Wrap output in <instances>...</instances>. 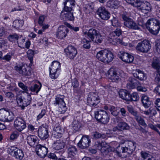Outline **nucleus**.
Instances as JSON below:
<instances>
[{
  "label": "nucleus",
  "instance_id": "nucleus-1",
  "mask_svg": "<svg viewBox=\"0 0 160 160\" xmlns=\"http://www.w3.org/2000/svg\"><path fill=\"white\" fill-rule=\"evenodd\" d=\"M146 26L150 33L157 35L160 30V21L156 18H151L147 21Z\"/></svg>",
  "mask_w": 160,
  "mask_h": 160
},
{
  "label": "nucleus",
  "instance_id": "nucleus-2",
  "mask_svg": "<svg viewBox=\"0 0 160 160\" xmlns=\"http://www.w3.org/2000/svg\"><path fill=\"white\" fill-rule=\"evenodd\" d=\"M114 55L111 52L107 49L101 50L97 52L96 57L99 61L109 63L113 59Z\"/></svg>",
  "mask_w": 160,
  "mask_h": 160
},
{
  "label": "nucleus",
  "instance_id": "nucleus-3",
  "mask_svg": "<svg viewBox=\"0 0 160 160\" xmlns=\"http://www.w3.org/2000/svg\"><path fill=\"white\" fill-rule=\"evenodd\" d=\"M128 145V147H122L119 146L117 147L115 151L119 157L123 158L124 157L122 153H126L127 152L128 153H132L135 150L136 147V144L135 142L133 141H129L126 142Z\"/></svg>",
  "mask_w": 160,
  "mask_h": 160
},
{
  "label": "nucleus",
  "instance_id": "nucleus-4",
  "mask_svg": "<svg viewBox=\"0 0 160 160\" xmlns=\"http://www.w3.org/2000/svg\"><path fill=\"white\" fill-rule=\"evenodd\" d=\"M94 115L97 120L102 124H106L109 121L110 118L108 114L103 110L96 111Z\"/></svg>",
  "mask_w": 160,
  "mask_h": 160
},
{
  "label": "nucleus",
  "instance_id": "nucleus-5",
  "mask_svg": "<svg viewBox=\"0 0 160 160\" xmlns=\"http://www.w3.org/2000/svg\"><path fill=\"white\" fill-rule=\"evenodd\" d=\"M122 33V31L120 28H116L114 31L109 34L108 38L109 41L113 44L120 43L122 42V40L118 37L121 35Z\"/></svg>",
  "mask_w": 160,
  "mask_h": 160
},
{
  "label": "nucleus",
  "instance_id": "nucleus-6",
  "mask_svg": "<svg viewBox=\"0 0 160 160\" xmlns=\"http://www.w3.org/2000/svg\"><path fill=\"white\" fill-rule=\"evenodd\" d=\"M151 48L149 41L145 39L138 43L136 47V49L139 52L145 53L148 52Z\"/></svg>",
  "mask_w": 160,
  "mask_h": 160
},
{
  "label": "nucleus",
  "instance_id": "nucleus-7",
  "mask_svg": "<svg viewBox=\"0 0 160 160\" xmlns=\"http://www.w3.org/2000/svg\"><path fill=\"white\" fill-rule=\"evenodd\" d=\"M31 100V96L28 92L24 95L22 98L21 97H17V103L22 109H24L25 107L30 104Z\"/></svg>",
  "mask_w": 160,
  "mask_h": 160
},
{
  "label": "nucleus",
  "instance_id": "nucleus-8",
  "mask_svg": "<svg viewBox=\"0 0 160 160\" xmlns=\"http://www.w3.org/2000/svg\"><path fill=\"white\" fill-rule=\"evenodd\" d=\"M122 18L124 20V24L129 29H139L138 25L132 19L124 14L122 15Z\"/></svg>",
  "mask_w": 160,
  "mask_h": 160
},
{
  "label": "nucleus",
  "instance_id": "nucleus-9",
  "mask_svg": "<svg viewBox=\"0 0 160 160\" xmlns=\"http://www.w3.org/2000/svg\"><path fill=\"white\" fill-rule=\"evenodd\" d=\"M8 151L9 154L16 158L22 160L24 157L23 151L17 147L13 146L8 148Z\"/></svg>",
  "mask_w": 160,
  "mask_h": 160
},
{
  "label": "nucleus",
  "instance_id": "nucleus-10",
  "mask_svg": "<svg viewBox=\"0 0 160 160\" xmlns=\"http://www.w3.org/2000/svg\"><path fill=\"white\" fill-rule=\"evenodd\" d=\"M64 97L63 96L58 95L57 96L54 102L55 104L58 105V110L61 113H64L67 110L66 104L63 99Z\"/></svg>",
  "mask_w": 160,
  "mask_h": 160
},
{
  "label": "nucleus",
  "instance_id": "nucleus-11",
  "mask_svg": "<svg viewBox=\"0 0 160 160\" xmlns=\"http://www.w3.org/2000/svg\"><path fill=\"white\" fill-rule=\"evenodd\" d=\"M60 63L58 62L54 61L52 63L51 67L49 68L50 75L52 79H56L58 77L57 71L60 67Z\"/></svg>",
  "mask_w": 160,
  "mask_h": 160
},
{
  "label": "nucleus",
  "instance_id": "nucleus-12",
  "mask_svg": "<svg viewBox=\"0 0 160 160\" xmlns=\"http://www.w3.org/2000/svg\"><path fill=\"white\" fill-rule=\"evenodd\" d=\"M14 126L19 132H21L26 127L25 121L19 117L16 118L14 121Z\"/></svg>",
  "mask_w": 160,
  "mask_h": 160
},
{
  "label": "nucleus",
  "instance_id": "nucleus-13",
  "mask_svg": "<svg viewBox=\"0 0 160 160\" xmlns=\"http://www.w3.org/2000/svg\"><path fill=\"white\" fill-rule=\"evenodd\" d=\"M136 7L138 9L145 13H148L151 11V9L150 3L147 2H144L140 1H139Z\"/></svg>",
  "mask_w": 160,
  "mask_h": 160
},
{
  "label": "nucleus",
  "instance_id": "nucleus-14",
  "mask_svg": "<svg viewBox=\"0 0 160 160\" xmlns=\"http://www.w3.org/2000/svg\"><path fill=\"white\" fill-rule=\"evenodd\" d=\"M91 142L90 139L87 135L83 136L78 144V146L81 149H85L88 147Z\"/></svg>",
  "mask_w": 160,
  "mask_h": 160
},
{
  "label": "nucleus",
  "instance_id": "nucleus-15",
  "mask_svg": "<svg viewBox=\"0 0 160 160\" xmlns=\"http://www.w3.org/2000/svg\"><path fill=\"white\" fill-rule=\"evenodd\" d=\"M68 32V28L63 25L59 26L57 30L56 36L59 39H62L65 37Z\"/></svg>",
  "mask_w": 160,
  "mask_h": 160
},
{
  "label": "nucleus",
  "instance_id": "nucleus-16",
  "mask_svg": "<svg viewBox=\"0 0 160 160\" xmlns=\"http://www.w3.org/2000/svg\"><path fill=\"white\" fill-rule=\"evenodd\" d=\"M67 56L70 59H73L76 56L77 52L76 49L72 46H68L64 49Z\"/></svg>",
  "mask_w": 160,
  "mask_h": 160
},
{
  "label": "nucleus",
  "instance_id": "nucleus-17",
  "mask_svg": "<svg viewBox=\"0 0 160 160\" xmlns=\"http://www.w3.org/2000/svg\"><path fill=\"white\" fill-rule=\"evenodd\" d=\"M120 54H119L120 58L125 62L130 63L133 61L134 57L130 54L123 52H120Z\"/></svg>",
  "mask_w": 160,
  "mask_h": 160
},
{
  "label": "nucleus",
  "instance_id": "nucleus-18",
  "mask_svg": "<svg viewBox=\"0 0 160 160\" xmlns=\"http://www.w3.org/2000/svg\"><path fill=\"white\" fill-rule=\"evenodd\" d=\"M98 14L101 19L107 20L110 18V14L104 7H100L98 10Z\"/></svg>",
  "mask_w": 160,
  "mask_h": 160
},
{
  "label": "nucleus",
  "instance_id": "nucleus-19",
  "mask_svg": "<svg viewBox=\"0 0 160 160\" xmlns=\"http://www.w3.org/2000/svg\"><path fill=\"white\" fill-rule=\"evenodd\" d=\"M67 149L69 160H76V156L78 152L76 148L74 146H70L67 147Z\"/></svg>",
  "mask_w": 160,
  "mask_h": 160
},
{
  "label": "nucleus",
  "instance_id": "nucleus-20",
  "mask_svg": "<svg viewBox=\"0 0 160 160\" xmlns=\"http://www.w3.org/2000/svg\"><path fill=\"white\" fill-rule=\"evenodd\" d=\"M60 17L66 20L72 21L74 19L73 12L68 10L63 9L61 13Z\"/></svg>",
  "mask_w": 160,
  "mask_h": 160
},
{
  "label": "nucleus",
  "instance_id": "nucleus-21",
  "mask_svg": "<svg viewBox=\"0 0 160 160\" xmlns=\"http://www.w3.org/2000/svg\"><path fill=\"white\" fill-rule=\"evenodd\" d=\"M98 96L94 93L90 94L88 98V103L90 106L95 107L99 102Z\"/></svg>",
  "mask_w": 160,
  "mask_h": 160
},
{
  "label": "nucleus",
  "instance_id": "nucleus-22",
  "mask_svg": "<svg viewBox=\"0 0 160 160\" xmlns=\"http://www.w3.org/2000/svg\"><path fill=\"white\" fill-rule=\"evenodd\" d=\"M36 151L37 154L41 158H44L47 155L48 152V148L41 145H38L37 147Z\"/></svg>",
  "mask_w": 160,
  "mask_h": 160
},
{
  "label": "nucleus",
  "instance_id": "nucleus-23",
  "mask_svg": "<svg viewBox=\"0 0 160 160\" xmlns=\"http://www.w3.org/2000/svg\"><path fill=\"white\" fill-rule=\"evenodd\" d=\"M109 78L113 82H117L119 79V75L115 68H111L108 71Z\"/></svg>",
  "mask_w": 160,
  "mask_h": 160
},
{
  "label": "nucleus",
  "instance_id": "nucleus-24",
  "mask_svg": "<svg viewBox=\"0 0 160 160\" xmlns=\"http://www.w3.org/2000/svg\"><path fill=\"white\" fill-rule=\"evenodd\" d=\"M38 133L39 137L42 139H45L48 136V129L44 127H40L38 130Z\"/></svg>",
  "mask_w": 160,
  "mask_h": 160
},
{
  "label": "nucleus",
  "instance_id": "nucleus-25",
  "mask_svg": "<svg viewBox=\"0 0 160 160\" xmlns=\"http://www.w3.org/2000/svg\"><path fill=\"white\" fill-rule=\"evenodd\" d=\"M64 129L60 126H58L55 127L53 129L52 132L53 137L56 138H61L62 136V134L63 132Z\"/></svg>",
  "mask_w": 160,
  "mask_h": 160
},
{
  "label": "nucleus",
  "instance_id": "nucleus-26",
  "mask_svg": "<svg viewBox=\"0 0 160 160\" xmlns=\"http://www.w3.org/2000/svg\"><path fill=\"white\" fill-rule=\"evenodd\" d=\"M17 42L19 47L23 48L28 49L30 45V41H25V39L22 37L19 38L17 41Z\"/></svg>",
  "mask_w": 160,
  "mask_h": 160
},
{
  "label": "nucleus",
  "instance_id": "nucleus-27",
  "mask_svg": "<svg viewBox=\"0 0 160 160\" xmlns=\"http://www.w3.org/2000/svg\"><path fill=\"white\" fill-rule=\"evenodd\" d=\"M64 141L60 139L55 142L52 145L53 148L56 150H59L63 148L65 145Z\"/></svg>",
  "mask_w": 160,
  "mask_h": 160
},
{
  "label": "nucleus",
  "instance_id": "nucleus-28",
  "mask_svg": "<svg viewBox=\"0 0 160 160\" xmlns=\"http://www.w3.org/2000/svg\"><path fill=\"white\" fill-rule=\"evenodd\" d=\"M119 97L122 99L128 101L129 98L130 93L126 90L121 89L119 92Z\"/></svg>",
  "mask_w": 160,
  "mask_h": 160
},
{
  "label": "nucleus",
  "instance_id": "nucleus-29",
  "mask_svg": "<svg viewBox=\"0 0 160 160\" xmlns=\"http://www.w3.org/2000/svg\"><path fill=\"white\" fill-rule=\"evenodd\" d=\"M64 4V8L63 9L68 10V11H72V6L75 5V1L74 0H67Z\"/></svg>",
  "mask_w": 160,
  "mask_h": 160
},
{
  "label": "nucleus",
  "instance_id": "nucleus-30",
  "mask_svg": "<svg viewBox=\"0 0 160 160\" xmlns=\"http://www.w3.org/2000/svg\"><path fill=\"white\" fill-rule=\"evenodd\" d=\"M99 32L97 30L93 28L90 29L88 32V38L91 41H93L94 38Z\"/></svg>",
  "mask_w": 160,
  "mask_h": 160
},
{
  "label": "nucleus",
  "instance_id": "nucleus-31",
  "mask_svg": "<svg viewBox=\"0 0 160 160\" xmlns=\"http://www.w3.org/2000/svg\"><path fill=\"white\" fill-rule=\"evenodd\" d=\"M37 138L34 135H29L27 138L28 143L31 146H34L37 141Z\"/></svg>",
  "mask_w": 160,
  "mask_h": 160
},
{
  "label": "nucleus",
  "instance_id": "nucleus-32",
  "mask_svg": "<svg viewBox=\"0 0 160 160\" xmlns=\"http://www.w3.org/2000/svg\"><path fill=\"white\" fill-rule=\"evenodd\" d=\"M133 76L140 80H144L145 77V75L143 72L139 69L136 70V72L133 73Z\"/></svg>",
  "mask_w": 160,
  "mask_h": 160
},
{
  "label": "nucleus",
  "instance_id": "nucleus-33",
  "mask_svg": "<svg viewBox=\"0 0 160 160\" xmlns=\"http://www.w3.org/2000/svg\"><path fill=\"white\" fill-rule=\"evenodd\" d=\"M117 128L118 130L122 131L123 130H128L129 128V127L126 123L121 122L118 123Z\"/></svg>",
  "mask_w": 160,
  "mask_h": 160
},
{
  "label": "nucleus",
  "instance_id": "nucleus-34",
  "mask_svg": "<svg viewBox=\"0 0 160 160\" xmlns=\"http://www.w3.org/2000/svg\"><path fill=\"white\" fill-rule=\"evenodd\" d=\"M20 74L24 76H30L31 73L29 68L24 65Z\"/></svg>",
  "mask_w": 160,
  "mask_h": 160
},
{
  "label": "nucleus",
  "instance_id": "nucleus-35",
  "mask_svg": "<svg viewBox=\"0 0 160 160\" xmlns=\"http://www.w3.org/2000/svg\"><path fill=\"white\" fill-rule=\"evenodd\" d=\"M134 117L135 119L139 125L145 127H146L147 126V125L145 122L144 119L141 116H140L138 113Z\"/></svg>",
  "mask_w": 160,
  "mask_h": 160
},
{
  "label": "nucleus",
  "instance_id": "nucleus-36",
  "mask_svg": "<svg viewBox=\"0 0 160 160\" xmlns=\"http://www.w3.org/2000/svg\"><path fill=\"white\" fill-rule=\"evenodd\" d=\"M106 143L105 142H102L101 143H99L97 146V149L101 151L102 152H104V151H106L108 149V147Z\"/></svg>",
  "mask_w": 160,
  "mask_h": 160
},
{
  "label": "nucleus",
  "instance_id": "nucleus-37",
  "mask_svg": "<svg viewBox=\"0 0 160 160\" xmlns=\"http://www.w3.org/2000/svg\"><path fill=\"white\" fill-rule=\"evenodd\" d=\"M9 114V112L5 109L0 110V120L4 122L7 116Z\"/></svg>",
  "mask_w": 160,
  "mask_h": 160
},
{
  "label": "nucleus",
  "instance_id": "nucleus-38",
  "mask_svg": "<svg viewBox=\"0 0 160 160\" xmlns=\"http://www.w3.org/2000/svg\"><path fill=\"white\" fill-rule=\"evenodd\" d=\"M109 111L111 114L114 116H118L120 112V110L118 108L111 106H109Z\"/></svg>",
  "mask_w": 160,
  "mask_h": 160
},
{
  "label": "nucleus",
  "instance_id": "nucleus-39",
  "mask_svg": "<svg viewBox=\"0 0 160 160\" xmlns=\"http://www.w3.org/2000/svg\"><path fill=\"white\" fill-rule=\"evenodd\" d=\"M24 22L22 20H16L13 22V26L16 28L19 29L23 26Z\"/></svg>",
  "mask_w": 160,
  "mask_h": 160
},
{
  "label": "nucleus",
  "instance_id": "nucleus-40",
  "mask_svg": "<svg viewBox=\"0 0 160 160\" xmlns=\"http://www.w3.org/2000/svg\"><path fill=\"white\" fill-rule=\"evenodd\" d=\"M81 125L78 121H73L72 124V129L74 132L78 131Z\"/></svg>",
  "mask_w": 160,
  "mask_h": 160
},
{
  "label": "nucleus",
  "instance_id": "nucleus-41",
  "mask_svg": "<svg viewBox=\"0 0 160 160\" xmlns=\"http://www.w3.org/2000/svg\"><path fill=\"white\" fill-rule=\"evenodd\" d=\"M41 87V85L40 83V85H38L36 84L32 85L29 88L30 90L32 92H36L38 93L40 91Z\"/></svg>",
  "mask_w": 160,
  "mask_h": 160
},
{
  "label": "nucleus",
  "instance_id": "nucleus-42",
  "mask_svg": "<svg viewBox=\"0 0 160 160\" xmlns=\"http://www.w3.org/2000/svg\"><path fill=\"white\" fill-rule=\"evenodd\" d=\"M148 126L150 128L157 132L160 136V124H157L154 125L152 123H149Z\"/></svg>",
  "mask_w": 160,
  "mask_h": 160
},
{
  "label": "nucleus",
  "instance_id": "nucleus-43",
  "mask_svg": "<svg viewBox=\"0 0 160 160\" xmlns=\"http://www.w3.org/2000/svg\"><path fill=\"white\" fill-rule=\"evenodd\" d=\"M152 66L155 69L160 68V61L158 58H153L152 62Z\"/></svg>",
  "mask_w": 160,
  "mask_h": 160
},
{
  "label": "nucleus",
  "instance_id": "nucleus-44",
  "mask_svg": "<svg viewBox=\"0 0 160 160\" xmlns=\"http://www.w3.org/2000/svg\"><path fill=\"white\" fill-rule=\"evenodd\" d=\"M129 100L128 101H137L139 99V96L137 92H133L131 94H130Z\"/></svg>",
  "mask_w": 160,
  "mask_h": 160
},
{
  "label": "nucleus",
  "instance_id": "nucleus-45",
  "mask_svg": "<svg viewBox=\"0 0 160 160\" xmlns=\"http://www.w3.org/2000/svg\"><path fill=\"white\" fill-rule=\"evenodd\" d=\"M92 136L93 138L95 139L100 138H104L106 137V135L105 134H101L97 132H92Z\"/></svg>",
  "mask_w": 160,
  "mask_h": 160
},
{
  "label": "nucleus",
  "instance_id": "nucleus-46",
  "mask_svg": "<svg viewBox=\"0 0 160 160\" xmlns=\"http://www.w3.org/2000/svg\"><path fill=\"white\" fill-rule=\"evenodd\" d=\"M108 3L109 7L115 8L119 5L120 2L117 0H111L108 2Z\"/></svg>",
  "mask_w": 160,
  "mask_h": 160
},
{
  "label": "nucleus",
  "instance_id": "nucleus-47",
  "mask_svg": "<svg viewBox=\"0 0 160 160\" xmlns=\"http://www.w3.org/2000/svg\"><path fill=\"white\" fill-rule=\"evenodd\" d=\"M34 55V51L32 50H29L27 52V57L31 63L33 61V58Z\"/></svg>",
  "mask_w": 160,
  "mask_h": 160
},
{
  "label": "nucleus",
  "instance_id": "nucleus-48",
  "mask_svg": "<svg viewBox=\"0 0 160 160\" xmlns=\"http://www.w3.org/2000/svg\"><path fill=\"white\" fill-rule=\"evenodd\" d=\"M82 43H83V47L86 49H89L90 47V42L85 38H84L82 41Z\"/></svg>",
  "mask_w": 160,
  "mask_h": 160
},
{
  "label": "nucleus",
  "instance_id": "nucleus-49",
  "mask_svg": "<svg viewBox=\"0 0 160 160\" xmlns=\"http://www.w3.org/2000/svg\"><path fill=\"white\" fill-rule=\"evenodd\" d=\"M18 86L23 90L22 92H25L26 93H28V87L25 85L22 82H18Z\"/></svg>",
  "mask_w": 160,
  "mask_h": 160
},
{
  "label": "nucleus",
  "instance_id": "nucleus-50",
  "mask_svg": "<svg viewBox=\"0 0 160 160\" xmlns=\"http://www.w3.org/2000/svg\"><path fill=\"white\" fill-rule=\"evenodd\" d=\"M127 109L128 111L132 115L135 116L138 113V112L135 110L133 107L131 106H127Z\"/></svg>",
  "mask_w": 160,
  "mask_h": 160
},
{
  "label": "nucleus",
  "instance_id": "nucleus-51",
  "mask_svg": "<svg viewBox=\"0 0 160 160\" xmlns=\"http://www.w3.org/2000/svg\"><path fill=\"white\" fill-rule=\"evenodd\" d=\"M18 38L19 37L16 34L10 35L8 38V40L12 42H14L16 40L18 41Z\"/></svg>",
  "mask_w": 160,
  "mask_h": 160
},
{
  "label": "nucleus",
  "instance_id": "nucleus-52",
  "mask_svg": "<svg viewBox=\"0 0 160 160\" xmlns=\"http://www.w3.org/2000/svg\"><path fill=\"white\" fill-rule=\"evenodd\" d=\"M24 66L22 64H16V65L15 66L14 68V69L20 74L22 71L23 66Z\"/></svg>",
  "mask_w": 160,
  "mask_h": 160
},
{
  "label": "nucleus",
  "instance_id": "nucleus-53",
  "mask_svg": "<svg viewBox=\"0 0 160 160\" xmlns=\"http://www.w3.org/2000/svg\"><path fill=\"white\" fill-rule=\"evenodd\" d=\"M95 38H94L93 41H92L96 42V43H101L102 41V38L101 35L100 34L99 32L96 36L95 37Z\"/></svg>",
  "mask_w": 160,
  "mask_h": 160
},
{
  "label": "nucleus",
  "instance_id": "nucleus-54",
  "mask_svg": "<svg viewBox=\"0 0 160 160\" xmlns=\"http://www.w3.org/2000/svg\"><path fill=\"white\" fill-rule=\"evenodd\" d=\"M128 3L131 4L132 5L136 7L139 0H125Z\"/></svg>",
  "mask_w": 160,
  "mask_h": 160
},
{
  "label": "nucleus",
  "instance_id": "nucleus-55",
  "mask_svg": "<svg viewBox=\"0 0 160 160\" xmlns=\"http://www.w3.org/2000/svg\"><path fill=\"white\" fill-rule=\"evenodd\" d=\"M112 26L113 27L120 26L121 24L118 22V20L116 18H114L111 20Z\"/></svg>",
  "mask_w": 160,
  "mask_h": 160
},
{
  "label": "nucleus",
  "instance_id": "nucleus-56",
  "mask_svg": "<svg viewBox=\"0 0 160 160\" xmlns=\"http://www.w3.org/2000/svg\"><path fill=\"white\" fill-rule=\"evenodd\" d=\"M84 10L86 12V13H88L92 10V6L89 4H87L85 5L84 7Z\"/></svg>",
  "mask_w": 160,
  "mask_h": 160
},
{
  "label": "nucleus",
  "instance_id": "nucleus-57",
  "mask_svg": "<svg viewBox=\"0 0 160 160\" xmlns=\"http://www.w3.org/2000/svg\"><path fill=\"white\" fill-rule=\"evenodd\" d=\"M155 47L157 52L160 54V39L156 41Z\"/></svg>",
  "mask_w": 160,
  "mask_h": 160
},
{
  "label": "nucleus",
  "instance_id": "nucleus-58",
  "mask_svg": "<svg viewBox=\"0 0 160 160\" xmlns=\"http://www.w3.org/2000/svg\"><path fill=\"white\" fill-rule=\"evenodd\" d=\"M19 135V133L17 132H13L11 134L10 136V139L12 140H14L17 138Z\"/></svg>",
  "mask_w": 160,
  "mask_h": 160
},
{
  "label": "nucleus",
  "instance_id": "nucleus-59",
  "mask_svg": "<svg viewBox=\"0 0 160 160\" xmlns=\"http://www.w3.org/2000/svg\"><path fill=\"white\" fill-rule=\"evenodd\" d=\"M127 88L129 89H132L135 88V85L134 82H132L127 83Z\"/></svg>",
  "mask_w": 160,
  "mask_h": 160
},
{
  "label": "nucleus",
  "instance_id": "nucleus-60",
  "mask_svg": "<svg viewBox=\"0 0 160 160\" xmlns=\"http://www.w3.org/2000/svg\"><path fill=\"white\" fill-rule=\"evenodd\" d=\"M142 102L143 105L146 108H148L149 107L152 103V102L150 100Z\"/></svg>",
  "mask_w": 160,
  "mask_h": 160
},
{
  "label": "nucleus",
  "instance_id": "nucleus-61",
  "mask_svg": "<svg viewBox=\"0 0 160 160\" xmlns=\"http://www.w3.org/2000/svg\"><path fill=\"white\" fill-rule=\"evenodd\" d=\"M140 155L142 158L143 159V160H145L147 158L149 157V155L148 153L143 151L140 152Z\"/></svg>",
  "mask_w": 160,
  "mask_h": 160
},
{
  "label": "nucleus",
  "instance_id": "nucleus-62",
  "mask_svg": "<svg viewBox=\"0 0 160 160\" xmlns=\"http://www.w3.org/2000/svg\"><path fill=\"white\" fill-rule=\"evenodd\" d=\"M44 19L45 17L43 15H41L39 16L38 22L40 25H42Z\"/></svg>",
  "mask_w": 160,
  "mask_h": 160
},
{
  "label": "nucleus",
  "instance_id": "nucleus-63",
  "mask_svg": "<svg viewBox=\"0 0 160 160\" xmlns=\"http://www.w3.org/2000/svg\"><path fill=\"white\" fill-rule=\"evenodd\" d=\"M137 90L139 92H145L147 91V89L146 88L141 86H138L137 88Z\"/></svg>",
  "mask_w": 160,
  "mask_h": 160
},
{
  "label": "nucleus",
  "instance_id": "nucleus-64",
  "mask_svg": "<svg viewBox=\"0 0 160 160\" xmlns=\"http://www.w3.org/2000/svg\"><path fill=\"white\" fill-rule=\"evenodd\" d=\"M155 103L156 105V107L157 110L158 111H160V99H157Z\"/></svg>",
  "mask_w": 160,
  "mask_h": 160
}]
</instances>
